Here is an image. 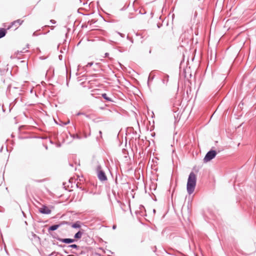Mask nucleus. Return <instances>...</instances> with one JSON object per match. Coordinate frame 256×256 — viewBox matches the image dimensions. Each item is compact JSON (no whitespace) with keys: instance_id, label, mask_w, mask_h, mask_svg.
<instances>
[{"instance_id":"obj_1","label":"nucleus","mask_w":256,"mask_h":256,"mask_svg":"<svg viewBox=\"0 0 256 256\" xmlns=\"http://www.w3.org/2000/svg\"><path fill=\"white\" fill-rule=\"evenodd\" d=\"M196 182V177L194 173L192 172L188 178L186 185V190L188 193L191 194L194 190Z\"/></svg>"},{"instance_id":"obj_2","label":"nucleus","mask_w":256,"mask_h":256,"mask_svg":"<svg viewBox=\"0 0 256 256\" xmlns=\"http://www.w3.org/2000/svg\"><path fill=\"white\" fill-rule=\"evenodd\" d=\"M97 176L100 180L102 182L106 181L108 178L104 172L102 170V166L98 164L96 168Z\"/></svg>"},{"instance_id":"obj_3","label":"nucleus","mask_w":256,"mask_h":256,"mask_svg":"<svg viewBox=\"0 0 256 256\" xmlns=\"http://www.w3.org/2000/svg\"><path fill=\"white\" fill-rule=\"evenodd\" d=\"M47 220L38 222V227L40 232L44 234H48V226L46 224Z\"/></svg>"},{"instance_id":"obj_4","label":"nucleus","mask_w":256,"mask_h":256,"mask_svg":"<svg viewBox=\"0 0 256 256\" xmlns=\"http://www.w3.org/2000/svg\"><path fill=\"white\" fill-rule=\"evenodd\" d=\"M216 150H210L208 152L205 156L204 160V162H208L215 158L216 155Z\"/></svg>"},{"instance_id":"obj_5","label":"nucleus","mask_w":256,"mask_h":256,"mask_svg":"<svg viewBox=\"0 0 256 256\" xmlns=\"http://www.w3.org/2000/svg\"><path fill=\"white\" fill-rule=\"evenodd\" d=\"M68 224V225H70V222L64 221V222H61L60 224H54V225H53V226H50L49 227V230H52V231L55 230L58 228L60 226H62V224Z\"/></svg>"},{"instance_id":"obj_6","label":"nucleus","mask_w":256,"mask_h":256,"mask_svg":"<svg viewBox=\"0 0 256 256\" xmlns=\"http://www.w3.org/2000/svg\"><path fill=\"white\" fill-rule=\"evenodd\" d=\"M58 240L65 244H70L75 242V239L66 238H59Z\"/></svg>"},{"instance_id":"obj_7","label":"nucleus","mask_w":256,"mask_h":256,"mask_svg":"<svg viewBox=\"0 0 256 256\" xmlns=\"http://www.w3.org/2000/svg\"><path fill=\"white\" fill-rule=\"evenodd\" d=\"M23 22H24L23 20H22L20 19L17 20L12 22L11 24V26L8 28L9 29L10 28L12 27V26H14V25H16V26L18 25L20 26L22 24Z\"/></svg>"},{"instance_id":"obj_8","label":"nucleus","mask_w":256,"mask_h":256,"mask_svg":"<svg viewBox=\"0 0 256 256\" xmlns=\"http://www.w3.org/2000/svg\"><path fill=\"white\" fill-rule=\"evenodd\" d=\"M83 234H84V230H80L74 234V238L76 239L80 238Z\"/></svg>"},{"instance_id":"obj_9","label":"nucleus","mask_w":256,"mask_h":256,"mask_svg":"<svg viewBox=\"0 0 256 256\" xmlns=\"http://www.w3.org/2000/svg\"><path fill=\"white\" fill-rule=\"evenodd\" d=\"M39 211L42 214H48V206H44L42 208H40Z\"/></svg>"},{"instance_id":"obj_10","label":"nucleus","mask_w":256,"mask_h":256,"mask_svg":"<svg viewBox=\"0 0 256 256\" xmlns=\"http://www.w3.org/2000/svg\"><path fill=\"white\" fill-rule=\"evenodd\" d=\"M6 34V30L4 28H0V38L4 37Z\"/></svg>"},{"instance_id":"obj_11","label":"nucleus","mask_w":256,"mask_h":256,"mask_svg":"<svg viewBox=\"0 0 256 256\" xmlns=\"http://www.w3.org/2000/svg\"><path fill=\"white\" fill-rule=\"evenodd\" d=\"M53 119H54V122L56 124H59V125L62 126H66V124H68L70 123V120H69L68 122H64L60 120V123H58L56 119H54V118H53Z\"/></svg>"},{"instance_id":"obj_12","label":"nucleus","mask_w":256,"mask_h":256,"mask_svg":"<svg viewBox=\"0 0 256 256\" xmlns=\"http://www.w3.org/2000/svg\"><path fill=\"white\" fill-rule=\"evenodd\" d=\"M102 96L106 101H108V102H114L113 100H112V98H110L108 97V96L107 94H106V93L102 94Z\"/></svg>"},{"instance_id":"obj_13","label":"nucleus","mask_w":256,"mask_h":256,"mask_svg":"<svg viewBox=\"0 0 256 256\" xmlns=\"http://www.w3.org/2000/svg\"><path fill=\"white\" fill-rule=\"evenodd\" d=\"M67 184V183L66 182H63V186H64V188L66 189V190H68V188L70 185V186L72 187V183L71 182V181H70V180H68V184L66 185Z\"/></svg>"},{"instance_id":"obj_14","label":"nucleus","mask_w":256,"mask_h":256,"mask_svg":"<svg viewBox=\"0 0 256 256\" xmlns=\"http://www.w3.org/2000/svg\"><path fill=\"white\" fill-rule=\"evenodd\" d=\"M80 221H76L75 223L72 224L71 225V226L72 228H80Z\"/></svg>"},{"instance_id":"obj_15","label":"nucleus","mask_w":256,"mask_h":256,"mask_svg":"<svg viewBox=\"0 0 256 256\" xmlns=\"http://www.w3.org/2000/svg\"><path fill=\"white\" fill-rule=\"evenodd\" d=\"M68 247L76 248V250L80 249V246L76 244H72L68 246Z\"/></svg>"},{"instance_id":"obj_16","label":"nucleus","mask_w":256,"mask_h":256,"mask_svg":"<svg viewBox=\"0 0 256 256\" xmlns=\"http://www.w3.org/2000/svg\"><path fill=\"white\" fill-rule=\"evenodd\" d=\"M139 208H140V211L142 213V210H144V206H142V205H140V207H139Z\"/></svg>"},{"instance_id":"obj_17","label":"nucleus","mask_w":256,"mask_h":256,"mask_svg":"<svg viewBox=\"0 0 256 256\" xmlns=\"http://www.w3.org/2000/svg\"><path fill=\"white\" fill-rule=\"evenodd\" d=\"M164 80H166V82H168V75L166 74L164 76Z\"/></svg>"},{"instance_id":"obj_18","label":"nucleus","mask_w":256,"mask_h":256,"mask_svg":"<svg viewBox=\"0 0 256 256\" xmlns=\"http://www.w3.org/2000/svg\"><path fill=\"white\" fill-rule=\"evenodd\" d=\"M8 70V69H7L6 70L5 69L4 70L0 69V72H1L2 74H4L6 72H7Z\"/></svg>"},{"instance_id":"obj_19","label":"nucleus","mask_w":256,"mask_h":256,"mask_svg":"<svg viewBox=\"0 0 256 256\" xmlns=\"http://www.w3.org/2000/svg\"><path fill=\"white\" fill-rule=\"evenodd\" d=\"M50 22L52 24H56V22L54 20H50Z\"/></svg>"},{"instance_id":"obj_20","label":"nucleus","mask_w":256,"mask_h":256,"mask_svg":"<svg viewBox=\"0 0 256 256\" xmlns=\"http://www.w3.org/2000/svg\"><path fill=\"white\" fill-rule=\"evenodd\" d=\"M152 79H153V78H150V76H148V85H149L150 82V80H152Z\"/></svg>"},{"instance_id":"obj_21","label":"nucleus","mask_w":256,"mask_h":256,"mask_svg":"<svg viewBox=\"0 0 256 256\" xmlns=\"http://www.w3.org/2000/svg\"><path fill=\"white\" fill-rule=\"evenodd\" d=\"M92 64H93V62H88V63L86 65V67H90V66H91Z\"/></svg>"},{"instance_id":"obj_22","label":"nucleus","mask_w":256,"mask_h":256,"mask_svg":"<svg viewBox=\"0 0 256 256\" xmlns=\"http://www.w3.org/2000/svg\"><path fill=\"white\" fill-rule=\"evenodd\" d=\"M55 26H48L49 28H50V30H53Z\"/></svg>"},{"instance_id":"obj_23","label":"nucleus","mask_w":256,"mask_h":256,"mask_svg":"<svg viewBox=\"0 0 256 256\" xmlns=\"http://www.w3.org/2000/svg\"><path fill=\"white\" fill-rule=\"evenodd\" d=\"M48 70H49V74L51 72H54V69L52 68H49V69H48Z\"/></svg>"},{"instance_id":"obj_24","label":"nucleus","mask_w":256,"mask_h":256,"mask_svg":"<svg viewBox=\"0 0 256 256\" xmlns=\"http://www.w3.org/2000/svg\"><path fill=\"white\" fill-rule=\"evenodd\" d=\"M99 134H100V138H102V132L101 130L99 131Z\"/></svg>"},{"instance_id":"obj_25","label":"nucleus","mask_w":256,"mask_h":256,"mask_svg":"<svg viewBox=\"0 0 256 256\" xmlns=\"http://www.w3.org/2000/svg\"><path fill=\"white\" fill-rule=\"evenodd\" d=\"M44 146V148H46V150H48V147L47 145H46V144H43Z\"/></svg>"},{"instance_id":"obj_26","label":"nucleus","mask_w":256,"mask_h":256,"mask_svg":"<svg viewBox=\"0 0 256 256\" xmlns=\"http://www.w3.org/2000/svg\"><path fill=\"white\" fill-rule=\"evenodd\" d=\"M108 54H108V52L106 53V54H105V57H107V56H108Z\"/></svg>"},{"instance_id":"obj_27","label":"nucleus","mask_w":256,"mask_h":256,"mask_svg":"<svg viewBox=\"0 0 256 256\" xmlns=\"http://www.w3.org/2000/svg\"><path fill=\"white\" fill-rule=\"evenodd\" d=\"M116 225H114V226H112V228H113V229H116Z\"/></svg>"},{"instance_id":"obj_28","label":"nucleus","mask_w":256,"mask_h":256,"mask_svg":"<svg viewBox=\"0 0 256 256\" xmlns=\"http://www.w3.org/2000/svg\"><path fill=\"white\" fill-rule=\"evenodd\" d=\"M32 234L33 236L34 237H36V234H34V233H32Z\"/></svg>"},{"instance_id":"obj_29","label":"nucleus","mask_w":256,"mask_h":256,"mask_svg":"<svg viewBox=\"0 0 256 256\" xmlns=\"http://www.w3.org/2000/svg\"><path fill=\"white\" fill-rule=\"evenodd\" d=\"M56 146L57 147H60V144H58L56 145Z\"/></svg>"},{"instance_id":"obj_30","label":"nucleus","mask_w":256,"mask_h":256,"mask_svg":"<svg viewBox=\"0 0 256 256\" xmlns=\"http://www.w3.org/2000/svg\"><path fill=\"white\" fill-rule=\"evenodd\" d=\"M3 147L2 146L1 148H0V152H1L2 150Z\"/></svg>"},{"instance_id":"obj_31","label":"nucleus","mask_w":256,"mask_h":256,"mask_svg":"<svg viewBox=\"0 0 256 256\" xmlns=\"http://www.w3.org/2000/svg\"><path fill=\"white\" fill-rule=\"evenodd\" d=\"M50 142L52 144H54L53 142L51 140H50Z\"/></svg>"},{"instance_id":"obj_32","label":"nucleus","mask_w":256,"mask_h":256,"mask_svg":"<svg viewBox=\"0 0 256 256\" xmlns=\"http://www.w3.org/2000/svg\"><path fill=\"white\" fill-rule=\"evenodd\" d=\"M40 58H41V59H45L46 58H43L42 56H40Z\"/></svg>"},{"instance_id":"obj_33","label":"nucleus","mask_w":256,"mask_h":256,"mask_svg":"<svg viewBox=\"0 0 256 256\" xmlns=\"http://www.w3.org/2000/svg\"><path fill=\"white\" fill-rule=\"evenodd\" d=\"M40 138H42V139H44V138H45V137H44H44H40Z\"/></svg>"},{"instance_id":"obj_34","label":"nucleus","mask_w":256,"mask_h":256,"mask_svg":"<svg viewBox=\"0 0 256 256\" xmlns=\"http://www.w3.org/2000/svg\"><path fill=\"white\" fill-rule=\"evenodd\" d=\"M48 74V70H47L46 72V76Z\"/></svg>"},{"instance_id":"obj_35","label":"nucleus","mask_w":256,"mask_h":256,"mask_svg":"<svg viewBox=\"0 0 256 256\" xmlns=\"http://www.w3.org/2000/svg\"><path fill=\"white\" fill-rule=\"evenodd\" d=\"M128 18H132V16H128Z\"/></svg>"},{"instance_id":"obj_36","label":"nucleus","mask_w":256,"mask_h":256,"mask_svg":"<svg viewBox=\"0 0 256 256\" xmlns=\"http://www.w3.org/2000/svg\"><path fill=\"white\" fill-rule=\"evenodd\" d=\"M36 35V32H34L33 34V36H35Z\"/></svg>"},{"instance_id":"obj_37","label":"nucleus","mask_w":256,"mask_h":256,"mask_svg":"<svg viewBox=\"0 0 256 256\" xmlns=\"http://www.w3.org/2000/svg\"><path fill=\"white\" fill-rule=\"evenodd\" d=\"M82 0H80V2H82Z\"/></svg>"},{"instance_id":"obj_38","label":"nucleus","mask_w":256,"mask_h":256,"mask_svg":"<svg viewBox=\"0 0 256 256\" xmlns=\"http://www.w3.org/2000/svg\"><path fill=\"white\" fill-rule=\"evenodd\" d=\"M82 4H83L84 5V4H86V3L84 2Z\"/></svg>"},{"instance_id":"obj_39","label":"nucleus","mask_w":256,"mask_h":256,"mask_svg":"<svg viewBox=\"0 0 256 256\" xmlns=\"http://www.w3.org/2000/svg\"><path fill=\"white\" fill-rule=\"evenodd\" d=\"M120 34L121 36H123L122 34L120 33Z\"/></svg>"},{"instance_id":"obj_40","label":"nucleus","mask_w":256,"mask_h":256,"mask_svg":"<svg viewBox=\"0 0 256 256\" xmlns=\"http://www.w3.org/2000/svg\"><path fill=\"white\" fill-rule=\"evenodd\" d=\"M22 214H24V213L22 212Z\"/></svg>"},{"instance_id":"obj_41","label":"nucleus","mask_w":256,"mask_h":256,"mask_svg":"<svg viewBox=\"0 0 256 256\" xmlns=\"http://www.w3.org/2000/svg\"><path fill=\"white\" fill-rule=\"evenodd\" d=\"M80 113H78V115H80Z\"/></svg>"},{"instance_id":"obj_42","label":"nucleus","mask_w":256,"mask_h":256,"mask_svg":"<svg viewBox=\"0 0 256 256\" xmlns=\"http://www.w3.org/2000/svg\"><path fill=\"white\" fill-rule=\"evenodd\" d=\"M48 212H49V214L50 212V210H49Z\"/></svg>"}]
</instances>
